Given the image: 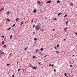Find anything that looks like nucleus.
<instances>
[{"label": "nucleus", "instance_id": "obj_14", "mask_svg": "<svg viewBox=\"0 0 77 77\" xmlns=\"http://www.w3.org/2000/svg\"><path fill=\"white\" fill-rule=\"evenodd\" d=\"M60 2V1L59 0H58L57 1V3H59Z\"/></svg>", "mask_w": 77, "mask_h": 77}, {"label": "nucleus", "instance_id": "obj_13", "mask_svg": "<svg viewBox=\"0 0 77 77\" xmlns=\"http://www.w3.org/2000/svg\"><path fill=\"white\" fill-rule=\"evenodd\" d=\"M15 24H14L12 26V27H15Z\"/></svg>", "mask_w": 77, "mask_h": 77}, {"label": "nucleus", "instance_id": "obj_19", "mask_svg": "<svg viewBox=\"0 0 77 77\" xmlns=\"http://www.w3.org/2000/svg\"><path fill=\"white\" fill-rule=\"evenodd\" d=\"M67 75V73H65L64 74L65 76H66V75Z\"/></svg>", "mask_w": 77, "mask_h": 77}, {"label": "nucleus", "instance_id": "obj_29", "mask_svg": "<svg viewBox=\"0 0 77 77\" xmlns=\"http://www.w3.org/2000/svg\"><path fill=\"white\" fill-rule=\"evenodd\" d=\"M12 35H11L10 36V39H11V38H12Z\"/></svg>", "mask_w": 77, "mask_h": 77}, {"label": "nucleus", "instance_id": "obj_37", "mask_svg": "<svg viewBox=\"0 0 77 77\" xmlns=\"http://www.w3.org/2000/svg\"><path fill=\"white\" fill-rule=\"evenodd\" d=\"M2 38H5V36H4L3 35H2Z\"/></svg>", "mask_w": 77, "mask_h": 77}, {"label": "nucleus", "instance_id": "obj_25", "mask_svg": "<svg viewBox=\"0 0 77 77\" xmlns=\"http://www.w3.org/2000/svg\"><path fill=\"white\" fill-rule=\"evenodd\" d=\"M57 47H60V45H58L57 46Z\"/></svg>", "mask_w": 77, "mask_h": 77}, {"label": "nucleus", "instance_id": "obj_53", "mask_svg": "<svg viewBox=\"0 0 77 77\" xmlns=\"http://www.w3.org/2000/svg\"><path fill=\"white\" fill-rule=\"evenodd\" d=\"M64 41H66V39H64Z\"/></svg>", "mask_w": 77, "mask_h": 77}, {"label": "nucleus", "instance_id": "obj_6", "mask_svg": "<svg viewBox=\"0 0 77 77\" xmlns=\"http://www.w3.org/2000/svg\"><path fill=\"white\" fill-rule=\"evenodd\" d=\"M29 66H30V67H32V68H33V66H32V65L31 64L29 65Z\"/></svg>", "mask_w": 77, "mask_h": 77}, {"label": "nucleus", "instance_id": "obj_40", "mask_svg": "<svg viewBox=\"0 0 77 77\" xmlns=\"http://www.w3.org/2000/svg\"><path fill=\"white\" fill-rule=\"evenodd\" d=\"M72 65H70V67H72Z\"/></svg>", "mask_w": 77, "mask_h": 77}, {"label": "nucleus", "instance_id": "obj_1", "mask_svg": "<svg viewBox=\"0 0 77 77\" xmlns=\"http://www.w3.org/2000/svg\"><path fill=\"white\" fill-rule=\"evenodd\" d=\"M35 29L37 30H39V29H41V27H39L38 25L37 24L36 26L35 27Z\"/></svg>", "mask_w": 77, "mask_h": 77}, {"label": "nucleus", "instance_id": "obj_42", "mask_svg": "<svg viewBox=\"0 0 77 77\" xmlns=\"http://www.w3.org/2000/svg\"><path fill=\"white\" fill-rule=\"evenodd\" d=\"M56 53H58L59 51H56Z\"/></svg>", "mask_w": 77, "mask_h": 77}, {"label": "nucleus", "instance_id": "obj_5", "mask_svg": "<svg viewBox=\"0 0 77 77\" xmlns=\"http://www.w3.org/2000/svg\"><path fill=\"white\" fill-rule=\"evenodd\" d=\"M51 0L48 1H47V3H51Z\"/></svg>", "mask_w": 77, "mask_h": 77}, {"label": "nucleus", "instance_id": "obj_49", "mask_svg": "<svg viewBox=\"0 0 77 77\" xmlns=\"http://www.w3.org/2000/svg\"><path fill=\"white\" fill-rule=\"evenodd\" d=\"M11 54H9V55H10V56H11Z\"/></svg>", "mask_w": 77, "mask_h": 77}, {"label": "nucleus", "instance_id": "obj_9", "mask_svg": "<svg viewBox=\"0 0 77 77\" xmlns=\"http://www.w3.org/2000/svg\"><path fill=\"white\" fill-rule=\"evenodd\" d=\"M11 28L10 27V28H8V29H7V30H11Z\"/></svg>", "mask_w": 77, "mask_h": 77}, {"label": "nucleus", "instance_id": "obj_61", "mask_svg": "<svg viewBox=\"0 0 77 77\" xmlns=\"http://www.w3.org/2000/svg\"><path fill=\"white\" fill-rule=\"evenodd\" d=\"M30 77H32V76Z\"/></svg>", "mask_w": 77, "mask_h": 77}, {"label": "nucleus", "instance_id": "obj_38", "mask_svg": "<svg viewBox=\"0 0 77 77\" xmlns=\"http://www.w3.org/2000/svg\"><path fill=\"white\" fill-rule=\"evenodd\" d=\"M38 51V49L36 50L35 51H36V52H37V51Z\"/></svg>", "mask_w": 77, "mask_h": 77}, {"label": "nucleus", "instance_id": "obj_32", "mask_svg": "<svg viewBox=\"0 0 77 77\" xmlns=\"http://www.w3.org/2000/svg\"><path fill=\"white\" fill-rule=\"evenodd\" d=\"M35 56H33L32 57L33 59H34V58H35Z\"/></svg>", "mask_w": 77, "mask_h": 77}, {"label": "nucleus", "instance_id": "obj_7", "mask_svg": "<svg viewBox=\"0 0 77 77\" xmlns=\"http://www.w3.org/2000/svg\"><path fill=\"white\" fill-rule=\"evenodd\" d=\"M37 68V67L36 66H35L33 67V69H36V68Z\"/></svg>", "mask_w": 77, "mask_h": 77}, {"label": "nucleus", "instance_id": "obj_4", "mask_svg": "<svg viewBox=\"0 0 77 77\" xmlns=\"http://www.w3.org/2000/svg\"><path fill=\"white\" fill-rule=\"evenodd\" d=\"M33 12L34 13H36L37 12L36 9H35L33 10Z\"/></svg>", "mask_w": 77, "mask_h": 77}, {"label": "nucleus", "instance_id": "obj_46", "mask_svg": "<svg viewBox=\"0 0 77 77\" xmlns=\"http://www.w3.org/2000/svg\"><path fill=\"white\" fill-rule=\"evenodd\" d=\"M33 34H35V32H33Z\"/></svg>", "mask_w": 77, "mask_h": 77}, {"label": "nucleus", "instance_id": "obj_35", "mask_svg": "<svg viewBox=\"0 0 77 77\" xmlns=\"http://www.w3.org/2000/svg\"><path fill=\"white\" fill-rule=\"evenodd\" d=\"M49 66H52V65L50 64V65H49Z\"/></svg>", "mask_w": 77, "mask_h": 77}, {"label": "nucleus", "instance_id": "obj_34", "mask_svg": "<svg viewBox=\"0 0 77 77\" xmlns=\"http://www.w3.org/2000/svg\"><path fill=\"white\" fill-rule=\"evenodd\" d=\"M10 64H9V63H8V64H7V66H9V65H10Z\"/></svg>", "mask_w": 77, "mask_h": 77}, {"label": "nucleus", "instance_id": "obj_28", "mask_svg": "<svg viewBox=\"0 0 77 77\" xmlns=\"http://www.w3.org/2000/svg\"><path fill=\"white\" fill-rule=\"evenodd\" d=\"M7 14H9V13H10V12H9V11H8L7 12Z\"/></svg>", "mask_w": 77, "mask_h": 77}, {"label": "nucleus", "instance_id": "obj_20", "mask_svg": "<svg viewBox=\"0 0 77 77\" xmlns=\"http://www.w3.org/2000/svg\"><path fill=\"white\" fill-rule=\"evenodd\" d=\"M43 48H41L40 49V50H41V51H42V50H43Z\"/></svg>", "mask_w": 77, "mask_h": 77}, {"label": "nucleus", "instance_id": "obj_21", "mask_svg": "<svg viewBox=\"0 0 77 77\" xmlns=\"http://www.w3.org/2000/svg\"><path fill=\"white\" fill-rule=\"evenodd\" d=\"M6 45H4V46H3V47L4 48H5V47H6Z\"/></svg>", "mask_w": 77, "mask_h": 77}, {"label": "nucleus", "instance_id": "obj_26", "mask_svg": "<svg viewBox=\"0 0 77 77\" xmlns=\"http://www.w3.org/2000/svg\"><path fill=\"white\" fill-rule=\"evenodd\" d=\"M7 21H8L9 22L11 21V20H10L9 19H8Z\"/></svg>", "mask_w": 77, "mask_h": 77}, {"label": "nucleus", "instance_id": "obj_48", "mask_svg": "<svg viewBox=\"0 0 77 77\" xmlns=\"http://www.w3.org/2000/svg\"><path fill=\"white\" fill-rule=\"evenodd\" d=\"M43 30V29H42L41 30V31H42Z\"/></svg>", "mask_w": 77, "mask_h": 77}, {"label": "nucleus", "instance_id": "obj_16", "mask_svg": "<svg viewBox=\"0 0 77 77\" xmlns=\"http://www.w3.org/2000/svg\"><path fill=\"white\" fill-rule=\"evenodd\" d=\"M68 23V21H67L66 23V25Z\"/></svg>", "mask_w": 77, "mask_h": 77}, {"label": "nucleus", "instance_id": "obj_3", "mask_svg": "<svg viewBox=\"0 0 77 77\" xmlns=\"http://www.w3.org/2000/svg\"><path fill=\"white\" fill-rule=\"evenodd\" d=\"M5 9V8H2L0 10V12H2L3 10H4V9Z\"/></svg>", "mask_w": 77, "mask_h": 77}, {"label": "nucleus", "instance_id": "obj_18", "mask_svg": "<svg viewBox=\"0 0 77 77\" xmlns=\"http://www.w3.org/2000/svg\"><path fill=\"white\" fill-rule=\"evenodd\" d=\"M28 47H27V48H25L24 50H27V48H28Z\"/></svg>", "mask_w": 77, "mask_h": 77}, {"label": "nucleus", "instance_id": "obj_22", "mask_svg": "<svg viewBox=\"0 0 77 77\" xmlns=\"http://www.w3.org/2000/svg\"><path fill=\"white\" fill-rule=\"evenodd\" d=\"M56 20H57V18H54V21H56Z\"/></svg>", "mask_w": 77, "mask_h": 77}, {"label": "nucleus", "instance_id": "obj_43", "mask_svg": "<svg viewBox=\"0 0 77 77\" xmlns=\"http://www.w3.org/2000/svg\"><path fill=\"white\" fill-rule=\"evenodd\" d=\"M54 48H55V50H56V49H57L56 47H55Z\"/></svg>", "mask_w": 77, "mask_h": 77}, {"label": "nucleus", "instance_id": "obj_31", "mask_svg": "<svg viewBox=\"0 0 77 77\" xmlns=\"http://www.w3.org/2000/svg\"><path fill=\"white\" fill-rule=\"evenodd\" d=\"M34 40H37V38H34Z\"/></svg>", "mask_w": 77, "mask_h": 77}, {"label": "nucleus", "instance_id": "obj_36", "mask_svg": "<svg viewBox=\"0 0 77 77\" xmlns=\"http://www.w3.org/2000/svg\"><path fill=\"white\" fill-rule=\"evenodd\" d=\"M20 71V69H19L18 70H17V71Z\"/></svg>", "mask_w": 77, "mask_h": 77}, {"label": "nucleus", "instance_id": "obj_2", "mask_svg": "<svg viewBox=\"0 0 77 77\" xmlns=\"http://www.w3.org/2000/svg\"><path fill=\"white\" fill-rule=\"evenodd\" d=\"M37 4L39 5H41V2L40 1H37Z\"/></svg>", "mask_w": 77, "mask_h": 77}, {"label": "nucleus", "instance_id": "obj_59", "mask_svg": "<svg viewBox=\"0 0 77 77\" xmlns=\"http://www.w3.org/2000/svg\"><path fill=\"white\" fill-rule=\"evenodd\" d=\"M69 76H70V75H69Z\"/></svg>", "mask_w": 77, "mask_h": 77}, {"label": "nucleus", "instance_id": "obj_50", "mask_svg": "<svg viewBox=\"0 0 77 77\" xmlns=\"http://www.w3.org/2000/svg\"><path fill=\"white\" fill-rule=\"evenodd\" d=\"M55 30V29H54L53 30V31H54Z\"/></svg>", "mask_w": 77, "mask_h": 77}, {"label": "nucleus", "instance_id": "obj_15", "mask_svg": "<svg viewBox=\"0 0 77 77\" xmlns=\"http://www.w3.org/2000/svg\"><path fill=\"white\" fill-rule=\"evenodd\" d=\"M19 18H17L16 19V21H18V20H19Z\"/></svg>", "mask_w": 77, "mask_h": 77}, {"label": "nucleus", "instance_id": "obj_47", "mask_svg": "<svg viewBox=\"0 0 77 77\" xmlns=\"http://www.w3.org/2000/svg\"><path fill=\"white\" fill-rule=\"evenodd\" d=\"M75 35H77V32H75Z\"/></svg>", "mask_w": 77, "mask_h": 77}, {"label": "nucleus", "instance_id": "obj_54", "mask_svg": "<svg viewBox=\"0 0 77 77\" xmlns=\"http://www.w3.org/2000/svg\"><path fill=\"white\" fill-rule=\"evenodd\" d=\"M74 55H72V57H74Z\"/></svg>", "mask_w": 77, "mask_h": 77}, {"label": "nucleus", "instance_id": "obj_45", "mask_svg": "<svg viewBox=\"0 0 77 77\" xmlns=\"http://www.w3.org/2000/svg\"><path fill=\"white\" fill-rule=\"evenodd\" d=\"M73 3H72L71 6H73Z\"/></svg>", "mask_w": 77, "mask_h": 77}, {"label": "nucleus", "instance_id": "obj_8", "mask_svg": "<svg viewBox=\"0 0 77 77\" xmlns=\"http://www.w3.org/2000/svg\"><path fill=\"white\" fill-rule=\"evenodd\" d=\"M61 14H62V13H59L58 14V16H59V15H61Z\"/></svg>", "mask_w": 77, "mask_h": 77}, {"label": "nucleus", "instance_id": "obj_17", "mask_svg": "<svg viewBox=\"0 0 77 77\" xmlns=\"http://www.w3.org/2000/svg\"><path fill=\"white\" fill-rule=\"evenodd\" d=\"M23 23H24V22L23 21L21 23L20 25H22L23 24Z\"/></svg>", "mask_w": 77, "mask_h": 77}, {"label": "nucleus", "instance_id": "obj_60", "mask_svg": "<svg viewBox=\"0 0 77 77\" xmlns=\"http://www.w3.org/2000/svg\"><path fill=\"white\" fill-rule=\"evenodd\" d=\"M66 77H69L68 76H66Z\"/></svg>", "mask_w": 77, "mask_h": 77}, {"label": "nucleus", "instance_id": "obj_55", "mask_svg": "<svg viewBox=\"0 0 77 77\" xmlns=\"http://www.w3.org/2000/svg\"><path fill=\"white\" fill-rule=\"evenodd\" d=\"M5 39H6V38H4V40H5Z\"/></svg>", "mask_w": 77, "mask_h": 77}, {"label": "nucleus", "instance_id": "obj_12", "mask_svg": "<svg viewBox=\"0 0 77 77\" xmlns=\"http://www.w3.org/2000/svg\"><path fill=\"white\" fill-rule=\"evenodd\" d=\"M67 17V14H65V15L64 16V18H66V17Z\"/></svg>", "mask_w": 77, "mask_h": 77}, {"label": "nucleus", "instance_id": "obj_39", "mask_svg": "<svg viewBox=\"0 0 77 77\" xmlns=\"http://www.w3.org/2000/svg\"><path fill=\"white\" fill-rule=\"evenodd\" d=\"M38 64H39V65H40L41 64V62H39L38 63Z\"/></svg>", "mask_w": 77, "mask_h": 77}, {"label": "nucleus", "instance_id": "obj_10", "mask_svg": "<svg viewBox=\"0 0 77 77\" xmlns=\"http://www.w3.org/2000/svg\"><path fill=\"white\" fill-rule=\"evenodd\" d=\"M5 44V41H3L2 42V45H3V44Z\"/></svg>", "mask_w": 77, "mask_h": 77}, {"label": "nucleus", "instance_id": "obj_41", "mask_svg": "<svg viewBox=\"0 0 77 77\" xmlns=\"http://www.w3.org/2000/svg\"><path fill=\"white\" fill-rule=\"evenodd\" d=\"M47 57V55H45V56L43 57Z\"/></svg>", "mask_w": 77, "mask_h": 77}, {"label": "nucleus", "instance_id": "obj_44", "mask_svg": "<svg viewBox=\"0 0 77 77\" xmlns=\"http://www.w3.org/2000/svg\"><path fill=\"white\" fill-rule=\"evenodd\" d=\"M54 72H56V69H54Z\"/></svg>", "mask_w": 77, "mask_h": 77}, {"label": "nucleus", "instance_id": "obj_11", "mask_svg": "<svg viewBox=\"0 0 77 77\" xmlns=\"http://www.w3.org/2000/svg\"><path fill=\"white\" fill-rule=\"evenodd\" d=\"M38 54H40V55H42V53L41 52H40L39 53H38Z\"/></svg>", "mask_w": 77, "mask_h": 77}, {"label": "nucleus", "instance_id": "obj_24", "mask_svg": "<svg viewBox=\"0 0 77 77\" xmlns=\"http://www.w3.org/2000/svg\"><path fill=\"white\" fill-rule=\"evenodd\" d=\"M66 29H67V28H66V27L64 29V31H65L66 30Z\"/></svg>", "mask_w": 77, "mask_h": 77}, {"label": "nucleus", "instance_id": "obj_27", "mask_svg": "<svg viewBox=\"0 0 77 77\" xmlns=\"http://www.w3.org/2000/svg\"><path fill=\"white\" fill-rule=\"evenodd\" d=\"M2 54H5V52H2Z\"/></svg>", "mask_w": 77, "mask_h": 77}, {"label": "nucleus", "instance_id": "obj_56", "mask_svg": "<svg viewBox=\"0 0 77 77\" xmlns=\"http://www.w3.org/2000/svg\"><path fill=\"white\" fill-rule=\"evenodd\" d=\"M0 53H1V51L0 50Z\"/></svg>", "mask_w": 77, "mask_h": 77}, {"label": "nucleus", "instance_id": "obj_58", "mask_svg": "<svg viewBox=\"0 0 77 77\" xmlns=\"http://www.w3.org/2000/svg\"><path fill=\"white\" fill-rule=\"evenodd\" d=\"M23 71H24L25 70H24V69H23Z\"/></svg>", "mask_w": 77, "mask_h": 77}, {"label": "nucleus", "instance_id": "obj_33", "mask_svg": "<svg viewBox=\"0 0 77 77\" xmlns=\"http://www.w3.org/2000/svg\"><path fill=\"white\" fill-rule=\"evenodd\" d=\"M12 77H15V75H13L12 76Z\"/></svg>", "mask_w": 77, "mask_h": 77}, {"label": "nucleus", "instance_id": "obj_52", "mask_svg": "<svg viewBox=\"0 0 77 77\" xmlns=\"http://www.w3.org/2000/svg\"><path fill=\"white\" fill-rule=\"evenodd\" d=\"M27 23V21L26 22H25V23Z\"/></svg>", "mask_w": 77, "mask_h": 77}, {"label": "nucleus", "instance_id": "obj_57", "mask_svg": "<svg viewBox=\"0 0 77 77\" xmlns=\"http://www.w3.org/2000/svg\"><path fill=\"white\" fill-rule=\"evenodd\" d=\"M52 66H53V64L52 65Z\"/></svg>", "mask_w": 77, "mask_h": 77}, {"label": "nucleus", "instance_id": "obj_23", "mask_svg": "<svg viewBox=\"0 0 77 77\" xmlns=\"http://www.w3.org/2000/svg\"><path fill=\"white\" fill-rule=\"evenodd\" d=\"M33 28H35V24L33 25Z\"/></svg>", "mask_w": 77, "mask_h": 77}, {"label": "nucleus", "instance_id": "obj_51", "mask_svg": "<svg viewBox=\"0 0 77 77\" xmlns=\"http://www.w3.org/2000/svg\"><path fill=\"white\" fill-rule=\"evenodd\" d=\"M17 63V64H18V63H19V62H18Z\"/></svg>", "mask_w": 77, "mask_h": 77}, {"label": "nucleus", "instance_id": "obj_30", "mask_svg": "<svg viewBox=\"0 0 77 77\" xmlns=\"http://www.w3.org/2000/svg\"><path fill=\"white\" fill-rule=\"evenodd\" d=\"M31 23H33V20H32Z\"/></svg>", "mask_w": 77, "mask_h": 77}]
</instances>
